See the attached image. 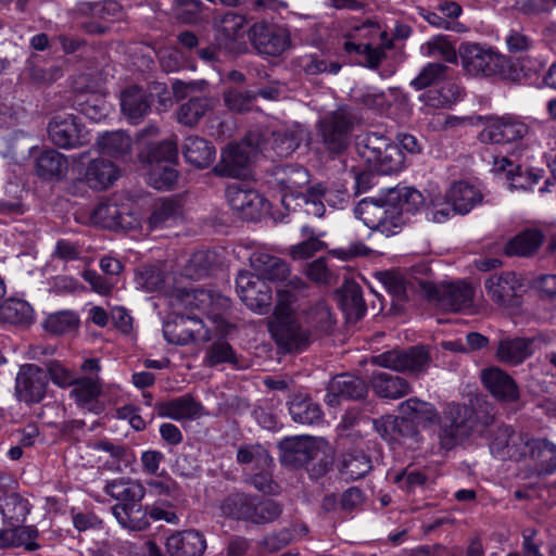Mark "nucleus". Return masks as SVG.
Returning <instances> with one entry per match:
<instances>
[{"label": "nucleus", "mask_w": 556, "mask_h": 556, "mask_svg": "<svg viewBox=\"0 0 556 556\" xmlns=\"http://www.w3.org/2000/svg\"><path fill=\"white\" fill-rule=\"evenodd\" d=\"M425 204L420 191L413 187L381 189L376 197L362 199L354 207V215L365 226L386 236L397 233L408 216L416 214Z\"/></svg>", "instance_id": "1"}, {"label": "nucleus", "mask_w": 556, "mask_h": 556, "mask_svg": "<svg viewBox=\"0 0 556 556\" xmlns=\"http://www.w3.org/2000/svg\"><path fill=\"white\" fill-rule=\"evenodd\" d=\"M492 418L488 415V405L478 407L466 404H450L440 418L439 440L440 445L446 451L456 447L464 439L476 433H485V427Z\"/></svg>", "instance_id": "2"}, {"label": "nucleus", "mask_w": 556, "mask_h": 556, "mask_svg": "<svg viewBox=\"0 0 556 556\" xmlns=\"http://www.w3.org/2000/svg\"><path fill=\"white\" fill-rule=\"evenodd\" d=\"M103 491L117 501L112 507V514L123 528L143 531L150 527L147 509L141 504L146 489L140 482L129 478L113 479L106 481Z\"/></svg>", "instance_id": "3"}, {"label": "nucleus", "mask_w": 556, "mask_h": 556, "mask_svg": "<svg viewBox=\"0 0 556 556\" xmlns=\"http://www.w3.org/2000/svg\"><path fill=\"white\" fill-rule=\"evenodd\" d=\"M355 148L367 167L379 175L399 174L406 167V156L384 135L375 131L359 135Z\"/></svg>", "instance_id": "4"}, {"label": "nucleus", "mask_w": 556, "mask_h": 556, "mask_svg": "<svg viewBox=\"0 0 556 556\" xmlns=\"http://www.w3.org/2000/svg\"><path fill=\"white\" fill-rule=\"evenodd\" d=\"M224 517L253 525L275 521L282 513L281 506L271 498L244 492L227 494L219 504Z\"/></svg>", "instance_id": "5"}, {"label": "nucleus", "mask_w": 556, "mask_h": 556, "mask_svg": "<svg viewBox=\"0 0 556 556\" xmlns=\"http://www.w3.org/2000/svg\"><path fill=\"white\" fill-rule=\"evenodd\" d=\"M458 55L464 71L478 77H511L508 60L491 47L464 42L459 46Z\"/></svg>", "instance_id": "6"}, {"label": "nucleus", "mask_w": 556, "mask_h": 556, "mask_svg": "<svg viewBox=\"0 0 556 556\" xmlns=\"http://www.w3.org/2000/svg\"><path fill=\"white\" fill-rule=\"evenodd\" d=\"M488 415L492 421L488 422L485 433H476V435L485 439L492 455L501 459H510L515 462L525 460V453L521 447L528 434L517 433L513 426L506 425L496 418L488 406Z\"/></svg>", "instance_id": "7"}, {"label": "nucleus", "mask_w": 556, "mask_h": 556, "mask_svg": "<svg viewBox=\"0 0 556 556\" xmlns=\"http://www.w3.org/2000/svg\"><path fill=\"white\" fill-rule=\"evenodd\" d=\"M420 289L429 302L448 312H460L470 307L475 296L473 288L464 280L440 283L422 281Z\"/></svg>", "instance_id": "8"}, {"label": "nucleus", "mask_w": 556, "mask_h": 556, "mask_svg": "<svg viewBox=\"0 0 556 556\" xmlns=\"http://www.w3.org/2000/svg\"><path fill=\"white\" fill-rule=\"evenodd\" d=\"M488 296L497 305L519 307L528 290L527 279L515 271L494 273L484 280Z\"/></svg>", "instance_id": "9"}, {"label": "nucleus", "mask_w": 556, "mask_h": 556, "mask_svg": "<svg viewBox=\"0 0 556 556\" xmlns=\"http://www.w3.org/2000/svg\"><path fill=\"white\" fill-rule=\"evenodd\" d=\"M226 198L230 207L240 218L258 222L270 210L269 201L247 182H236L226 189Z\"/></svg>", "instance_id": "10"}, {"label": "nucleus", "mask_w": 556, "mask_h": 556, "mask_svg": "<svg viewBox=\"0 0 556 556\" xmlns=\"http://www.w3.org/2000/svg\"><path fill=\"white\" fill-rule=\"evenodd\" d=\"M48 137L58 148L71 150L84 146L88 131L80 117L70 113H59L48 124Z\"/></svg>", "instance_id": "11"}, {"label": "nucleus", "mask_w": 556, "mask_h": 556, "mask_svg": "<svg viewBox=\"0 0 556 556\" xmlns=\"http://www.w3.org/2000/svg\"><path fill=\"white\" fill-rule=\"evenodd\" d=\"M252 46L262 54L278 56L291 43L288 29L279 24L267 21L255 22L248 31Z\"/></svg>", "instance_id": "12"}, {"label": "nucleus", "mask_w": 556, "mask_h": 556, "mask_svg": "<svg viewBox=\"0 0 556 556\" xmlns=\"http://www.w3.org/2000/svg\"><path fill=\"white\" fill-rule=\"evenodd\" d=\"M352 130L350 117L341 112H332L317 125V134L323 146L333 155L342 154L348 149Z\"/></svg>", "instance_id": "13"}, {"label": "nucleus", "mask_w": 556, "mask_h": 556, "mask_svg": "<svg viewBox=\"0 0 556 556\" xmlns=\"http://www.w3.org/2000/svg\"><path fill=\"white\" fill-rule=\"evenodd\" d=\"M48 374L36 364H24L15 378V395L27 405L42 402L48 389Z\"/></svg>", "instance_id": "14"}, {"label": "nucleus", "mask_w": 556, "mask_h": 556, "mask_svg": "<svg viewBox=\"0 0 556 556\" xmlns=\"http://www.w3.org/2000/svg\"><path fill=\"white\" fill-rule=\"evenodd\" d=\"M280 464L286 468L307 467L319 454V447L309 435L287 437L278 442Z\"/></svg>", "instance_id": "15"}, {"label": "nucleus", "mask_w": 556, "mask_h": 556, "mask_svg": "<svg viewBox=\"0 0 556 556\" xmlns=\"http://www.w3.org/2000/svg\"><path fill=\"white\" fill-rule=\"evenodd\" d=\"M486 125L479 134L482 143L505 144L522 139L528 125L514 115L485 117Z\"/></svg>", "instance_id": "16"}, {"label": "nucleus", "mask_w": 556, "mask_h": 556, "mask_svg": "<svg viewBox=\"0 0 556 556\" xmlns=\"http://www.w3.org/2000/svg\"><path fill=\"white\" fill-rule=\"evenodd\" d=\"M268 330L283 353H302L311 344V330L304 328L298 318L269 323Z\"/></svg>", "instance_id": "17"}, {"label": "nucleus", "mask_w": 556, "mask_h": 556, "mask_svg": "<svg viewBox=\"0 0 556 556\" xmlns=\"http://www.w3.org/2000/svg\"><path fill=\"white\" fill-rule=\"evenodd\" d=\"M376 363L394 371H422L430 362L429 351L424 345L406 350H390L375 357Z\"/></svg>", "instance_id": "18"}, {"label": "nucleus", "mask_w": 556, "mask_h": 556, "mask_svg": "<svg viewBox=\"0 0 556 556\" xmlns=\"http://www.w3.org/2000/svg\"><path fill=\"white\" fill-rule=\"evenodd\" d=\"M481 383L498 402L514 403L519 400V387L515 379L498 367H488L481 371Z\"/></svg>", "instance_id": "19"}, {"label": "nucleus", "mask_w": 556, "mask_h": 556, "mask_svg": "<svg viewBox=\"0 0 556 556\" xmlns=\"http://www.w3.org/2000/svg\"><path fill=\"white\" fill-rule=\"evenodd\" d=\"M368 392L365 381L350 374L334 376L326 389L325 402L329 406L340 405L342 400H361Z\"/></svg>", "instance_id": "20"}, {"label": "nucleus", "mask_w": 556, "mask_h": 556, "mask_svg": "<svg viewBox=\"0 0 556 556\" xmlns=\"http://www.w3.org/2000/svg\"><path fill=\"white\" fill-rule=\"evenodd\" d=\"M525 460L534 463L539 476H551L556 472V444L547 439L530 438L521 444Z\"/></svg>", "instance_id": "21"}, {"label": "nucleus", "mask_w": 556, "mask_h": 556, "mask_svg": "<svg viewBox=\"0 0 556 556\" xmlns=\"http://www.w3.org/2000/svg\"><path fill=\"white\" fill-rule=\"evenodd\" d=\"M202 328L203 321L198 315L176 314L164 324L163 336L169 344L184 346L193 343Z\"/></svg>", "instance_id": "22"}, {"label": "nucleus", "mask_w": 556, "mask_h": 556, "mask_svg": "<svg viewBox=\"0 0 556 556\" xmlns=\"http://www.w3.org/2000/svg\"><path fill=\"white\" fill-rule=\"evenodd\" d=\"M70 391V397L74 400L80 409L99 415L104 407L99 397L102 393V382L99 376H79Z\"/></svg>", "instance_id": "23"}, {"label": "nucleus", "mask_w": 556, "mask_h": 556, "mask_svg": "<svg viewBox=\"0 0 556 556\" xmlns=\"http://www.w3.org/2000/svg\"><path fill=\"white\" fill-rule=\"evenodd\" d=\"M165 547L169 556H203L207 543L202 532L188 529L172 533L166 539Z\"/></svg>", "instance_id": "24"}, {"label": "nucleus", "mask_w": 556, "mask_h": 556, "mask_svg": "<svg viewBox=\"0 0 556 556\" xmlns=\"http://www.w3.org/2000/svg\"><path fill=\"white\" fill-rule=\"evenodd\" d=\"M153 102V93L134 85L122 91L121 111L131 124H137L151 111Z\"/></svg>", "instance_id": "25"}, {"label": "nucleus", "mask_w": 556, "mask_h": 556, "mask_svg": "<svg viewBox=\"0 0 556 556\" xmlns=\"http://www.w3.org/2000/svg\"><path fill=\"white\" fill-rule=\"evenodd\" d=\"M202 409V403L190 393L167 401H159L154 404V410L159 417L176 421L193 419L201 414Z\"/></svg>", "instance_id": "26"}, {"label": "nucleus", "mask_w": 556, "mask_h": 556, "mask_svg": "<svg viewBox=\"0 0 556 556\" xmlns=\"http://www.w3.org/2000/svg\"><path fill=\"white\" fill-rule=\"evenodd\" d=\"M68 167L67 159L55 149H40L34 154V169L43 181L61 180Z\"/></svg>", "instance_id": "27"}, {"label": "nucleus", "mask_w": 556, "mask_h": 556, "mask_svg": "<svg viewBox=\"0 0 556 556\" xmlns=\"http://www.w3.org/2000/svg\"><path fill=\"white\" fill-rule=\"evenodd\" d=\"M119 177V168L112 161L105 159L91 160L83 178L78 182H84L92 190H105L114 184Z\"/></svg>", "instance_id": "28"}, {"label": "nucleus", "mask_w": 556, "mask_h": 556, "mask_svg": "<svg viewBox=\"0 0 556 556\" xmlns=\"http://www.w3.org/2000/svg\"><path fill=\"white\" fill-rule=\"evenodd\" d=\"M91 222L110 230H128L132 228L131 215L125 207L116 203L101 202L94 206L90 214Z\"/></svg>", "instance_id": "29"}, {"label": "nucleus", "mask_w": 556, "mask_h": 556, "mask_svg": "<svg viewBox=\"0 0 556 556\" xmlns=\"http://www.w3.org/2000/svg\"><path fill=\"white\" fill-rule=\"evenodd\" d=\"M287 404L291 419L296 424L313 426L323 421L320 405L308 394L293 393Z\"/></svg>", "instance_id": "30"}, {"label": "nucleus", "mask_w": 556, "mask_h": 556, "mask_svg": "<svg viewBox=\"0 0 556 556\" xmlns=\"http://www.w3.org/2000/svg\"><path fill=\"white\" fill-rule=\"evenodd\" d=\"M342 51L351 65H359L371 70L377 68L386 56V52L381 47L354 42L350 39L343 42Z\"/></svg>", "instance_id": "31"}, {"label": "nucleus", "mask_w": 556, "mask_h": 556, "mask_svg": "<svg viewBox=\"0 0 556 556\" xmlns=\"http://www.w3.org/2000/svg\"><path fill=\"white\" fill-rule=\"evenodd\" d=\"M0 323L28 328L35 323V309L26 300L5 299L0 304Z\"/></svg>", "instance_id": "32"}, {"label": "nucleus", "mask_w": 556, "mask_h": 556, "mask_svg": "<svg viewBox=\"0 0 556 556\" xmlns=\"http://www.w3.org/2000/svg\"><path fill=\"white\" fill-rule=\"evenodd\" d=\"M544 233L536 228H526L508 239L504 245L505 255L531 256L541 248L544 242Z\"/></svg>", "instance_id": "33"}, {"label": "nucleus", "mask_w": 556, "mask_h": 556, "mask_svg": "<svg viewBox=\"0 0 556 556\" xmlns=\"http://www.w3.org/2000/svg\"><path fill=\"white\" fill-rule=\"evenodd\" d=\"M532 344L533 340L523 337L501 339L495 357L503 364L519 365L532 355Z\"/></svg>", "instance_id": "34"}, {"label": "nucleus", "mask_w": 556, "mask_h": 556, "mask_svg": "<svg viewBox=\"0 0 556 556\" xmlns=\"http://www.w3.org/2000/svg\"><path fill=\"white\" fill-rule=\"evenodd\" d=\"M249 156L237 144H229L222 152L219 162L213 167L218 177L240 178L245 175Z\"/></svg>", "instance_id": "35"}, {"label": "nucleus", "mask_w": 556, "mask_h": 556, "mask_svg": "<svg viewBox=\"0 0 556 556\" xmlns=\"http://www.w3.org/2000/svg\"><path fill=\"white\" fill-rule=\"evenodd\" d=\"M184 208L179 200L174 197L161 198L148 218L150 229H163L170 227L182 217Z\"/></svg>", "instance_id": "36"}, {"label": "nucleus", "mask_w": 556, "mask_h": 556, "mask_svg": "<svg viewBox=\"0 0 556 556\" xmlns=\"http://www.w3.org/2000/svg\"><path fill=\"white\" fill-rule=\"evenodd\" d=\"M33 505L20 493H5L0 497V514L7 527L21 526L26 521Z\"/></svg>", "instance_id": "37"}, {"label": "nucleus", "mask_w": 556, "mask_h": 556, "mask_svg": "<svg viewBox=\"0 0 556 556\" xmlns=\"http://www.w3.org/2000/svg\"><path fill=\"white\" fill-rule=\"evenodd\" d=\"M248 31L243 16L226 15L216 35L219 48L224 47L228 54L237 52Z\"/></svg>", "instance_id": "38"}, {"label": "nucleus", "mask_w": 556, "mask_h": 556, "mask_svg": "<svg viewBox=\"0 0 556 556\" xmlns=\"http://www.w3.org/2000/svg\"><path fill=\"white\" fill-rule=\"evenodd\" d=\"M182 154L187 163L197 168H206L213 163L216 149L210 140L188 136L182 144Z\"/></svg>", "instance_id": "39"}, {"label": "nucleus", "mask_w": 556, "mask_h": 556, "mask_svg": "<svg viewBox=\"0 0 556 556\" xmlns=\"http://www.w3.org/2000/svg\"><path fill=\"white\" fill-rule=\"evenodd\" d=\"M446 199L459 215L468 214L482 201L481 192L467 181H455L446 192Z\"/></svg>", "instance_id": "40"}, {"label": "nucleus", "mask_w": 556, "mask_h": 556, "mask_svg": "<svg viewBox=\"0 0 556 556\" xmlns=\"http://www.w3.org/2000/svg\"><path fill=\"white\" fill-rule=\"evenodd\" d=\"M251 266L264 281H281L289 276L287 262L267 253H254L251 256Z\"/></svg>", "instance_id": "41"}, {"label": "nucleus", "mask_w": 556, "mask_h": 556, "mask_svg": "<svg viewBox=\"0 0 556 556\" xmlns=\"http://www.w3.org/2000/svg\"><path fill=\"white\" fill-rule=\"evenodd\" d=\"M371 386L375 393L383 399H400L409 390V384L404 378L388 371L374 372Z\"/></svg>", "instance_id": "42"}, {"label": "nucleus", "mask_w": 556, "mask_h": 556, "mask_svg": "<svg viewBox=\"0 0 556 556\" xmlns=\"http://www.w3.org/2000/svg\"><path fill=\"white\" fill-rule=\"evenodd\" d=\"M371 469V457L359 448L345 452L339 465L340 473L352 481L363 479Z\"/></svg>", "instance_id": "43"}, {"label": "nucleus", "mask_w": 556, "mask_h": 556, "mask_svg": "<svg viewBox=\"0 0 556 556\" xmlns=\"http://www.w3.org/2000/svg\"><path fill=\"white\" fill-rule=\"evenodd\" d=\"M393 450H404L405 452H416L420 448L424 437L418 426L407 416H396V426L394 427Z\"/></svg>", "instance_id": "44"}, {"label": "nucleus", "mask_w": 556, "mask_h": 556, "mask_svg": "<svg viewBox=\"0 0 556 556\" xmlns=\"http://www.w3.org/2000/svg\"><path fill=\"white\" fill-rule=\"evenodd\" d=\"M178 143L176 139H164L150 143L140 156L143 162L151 167L177 164L178 163Z\"/></svg>", "instance_id": "45"}, {"label": "nucleus", "mask_w": 556, "mask_h": 556, "mask_svg": "<svg viewBox=\"0 0 556 556\" xmlns=\"http://www.w3.org/2000/svg\"><path fill=\"white\" fill-rule=\"evenodd\" d=\"M400 412L407 416L415 425H434L440 421V415L433 404L410 397L401 403Z\"/></svg>", "instance_id": "46"}, {"label": "nucleus", "mask_w": 556, "mask_h": 556, "mask_svg": "<svg viewBox=\"0 0 556 556\" xmlns=\"http://www.w3.org/2000/svg\"><path fill=\"white\" fill-rule=\"evenodd\" d=\"M462 88L454 81L446 80L430 88L425 93V101L433 108H451L462 98Z\"/></svg>", "instance_id": "47"}, {"label": "nucleus", "mask_w": 556, "mask_h": 556, "mask_svg": "<svg viewBox=\"0 0 556 556\" xmlns=\"http://www.w3.org/2000/svg\"><path fill=\"white\" fill-rule=\"evenodd\" d=\"M393 482L406 495H415L417 491L426 490L429 476L422 469L408 466L395 473Z\"/></svg>", "instance_id": "48"}, {"label": "nucleus", "mask_w": 556, "mask_h": 556, "mask_svg": "<svg viewBox=\"0 0 556 556\" xmlns=\"http://www.w3.org/2000/svg\"><path fill=\"white\" fill-rule=\"evenodd\" d=\"M213 108L207 97H192L182 103L178 110V122L185 126L192 127Z\"/></svg>", "instance_id": "49"}, {"label": "nucleus", "mask_w": 556, "mask_h": 556, "mask_svg": "<svg viewBox=\"0 0 556 556\" xmlns=\"http://www.w3.org/2000/svg\"><path fill=\"white\" fill-rule=\"evenodd\" d=\"M203 363L215 367L222 364H238V355L232 345L224 338H218L206 349Z\"/></svg>", "instance_id": "50"}, {"label": "nucleus", "mask_w": 556, "mask_h": 556, "mask_svg": "<svg viewBox=\"0 0 556 556\" xmlns=\"http://www.w3.org/2000/svg\"><path fill=\"white\" fill-rule=\"evenodd\" d=\"M493 167L496 173H504L514 188L529 189L528 167L523 168L520 164H515L507 156L496 157Z\"/></svg>", "instance_id": "51"}, {"label": "nucleus", "mask_w": 556, "mask_h": 556, "mask_svg": "<svg viewBox=\"0 0 556 556\" xmlns=\"http://www.w3.org/2000/svg\"><path fill=\"white\" fill-rule=\"evenodd\" d=\"M217 265V254L210 250H199L194 252L186 267L188 275L193 279H201L211 275Z\"/></svg>", "instance_id": "52"}, {"label": "nucleus", "mask_w": 556, "mask_h": 556, "mask_svg": "<svg viewBox=\"0 0 556 556\" xmlns=\"http://www.w3.org/2000/svg\"><path fill=\"white\" fill-rule=\"evenodd\" d=\"M341 308L348 316L362 319L367 313V306L363 298V291L358 285L346 287L341 294Z\"/></svg>", "instance_id": "53"}, {"label": "nucleus", "mask_w": 556, "mask_h": 556, "mask_svg": "<svg viewBox=\"0 0 556 556\" xmlns=\"http://www.w3.org/2000/svg\"><path fill=\"white\" fill-rule=\"evenodd\" d=\"M247 295H243V303L260 314H264L268 311L271 304V289L262 280L260 277L255 280V289L248 290Z\"/></svg>", "instance_id": "54"}, {"label": "nucleus", "mask_w": 556, "mask_h": 556, "mask_svg": "<svg viewBox=\"0 0 556 556\" xmlns=\"http://www.w3.org/2000/svg\"><path fill=\"white\" fill-rule=\"evenodd\" d=\"M79 324L77 314L70 311L56 312L43 321V328L52 334H64L74 331Z\"/></svg>", "instance_id": "55"}, {"label": "nucleus", "mask_w": 556, "mask_h": 556, "mask_svg": "<svg viewBox=\"0 0 556 556\" xmlns=\"http://www.w3.org/2000/svg\"><path fill=\"white\" fill-rule=\"evenodd\" d=\"M446 71L447 66L442 63H428L410 81V86L417 91L437 87L443 80Z\"/></svg>", "instance_id": "56"}, {"label": "nucleus", "mask_w": 556, "mask_h": 556, "mask_svg": "<svg viewBox=\"0 0 556 556\" xmlns=\"http://www.w3.org/2000/svg\"><path fill=\"white\" fill-rule=\"evenodd\" d=\"M98 144L103 153L113 156L124 155L130 150V139L122 131L104 134L99 138Z\"/></svg>", "instance_id": "57"}, {"label": "nucleus", "mask_w": 556, "mask_h": 556, "mask_svg": "<svg viewBox=\"0 0 556 556\" xmlns=\"http://www.w3.org/2000/svg\"><path fill=\"white\" fill-rule=\"evenodd\" d=\"M296 295L287 289L278 290L276 293V305L273 312L270 323L283 321L286 319L296 318L294 304Z\"/></svg>", "instance_id": "58"}, {"label": "nucleus", "mask_w": 556, "mask_h": 556, "mask_svg": "<svg viewBox=\"0 0 556 556\" xmlns=\"http://www.w3.org/2000/svg\"><path fill=\"white\" fill-rule=\"evenodd\" d=\"M237 462L240 465H252L253 468H258V466L268 465L273 459L260 444H245L238 448Z\"/></svg>", "instance_id": "59"}, {"label": "nucleus", "mask_w": 556, "mask_h": 556, "mask_svg": "<svg viewBox=\"0 0 556 556\" xmlns=\"http://www.w3.org/2000/svg\"><path fill=\"white\" fill-rule=\"evenodd\" d=\"M176 164H167L151 167L149 175L150 184L157 190H172L178 179V170L174 167Z\"/></svg>", "instance_id": "60"}, {"label": "nucleus", "mask_w": 556, "mask_h": 556, "mask_svg": "<svg viewBox=\"0 0 556 556\" xmlns=\"http://www.w3.org/2000/svg\"><path fill=\"white\" fill-rule=\"evenodd\" d=\"M15 547H24L27 552L38 551L41 545L37 542L39 530L35 525L11 527Z\"/></svg>", "instance_id": "61"}, {"label": "nucleus", "mask_w": 556, "mask_h": 556, "mask_svg": "<svg viewBox=\"0 0 556 556\" xmlns=\"http://www.w3.org/2000/svg\"><path fill=\"white\" fill-rule=\"evenodd\" d=\"M325 232L318 233V236L308 237L306 240L295 244L291 249V255L295 260H307L314 256L317 252L326 249V243L319 238Z\"/></svg>", "instance_id": "62"}, {"label": "nucleus", "mask_w": 556, "mask_h": 556, "mask_svg": "<svg viewBox=\"0 0 556 556\" xmlns=\"http://www.w3.org/2000/svg\"><path fill=\"white\" fill-rule=\"evenodd\" d=\"M48 374V382L51 380L55 386L60 388H68L72 387L79 376L65 366H63L60 362H51L46 369Z\"/></svg>", "instance_id": "63"}, {"label": "nucleus", "mask_w": 556, "mask_h": 556, "mask_svg": "<svg viewBox=\"0 0 556 556\" xmlns=\"http://www.w3.org/2000/svg\"><path fill=\"white\" fill-rule=\"evenodd\" d=\"M505 42L508 52L511 54L527 53L534 46L533 39L518 29H510L505 37Z\"/></svg>", "instance_id": "64"}]
</instances>
